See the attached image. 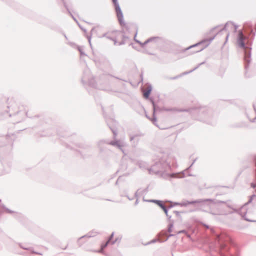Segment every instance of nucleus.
Returning <instances> with one entry per match:
<instances>
[{
    "label": "nucleus",
    "instance_id": "f257e3e1",
    "mask_svg": "<svg viewBox=\"0 0 256 256\" xmlns=\"http://www.w3.org/2000/svg\"><path fill=\"white\" fill-rule=\"evenodd\" d=\"M26 114V111L21 109L16 102H13L10 106L0 104V120L12 118V123L15 124L22 122Z\"/></svg>",
    "mask_w": 256,
    "mask_h": 256
},
{
    "label": "nucleus",
    "instance_id": "f03ea898",
    "mask_svg": "<svg viewBox=\"0 0 256 256\" xmlns=\"http://www.w3.org/2000/svg\"><path fill=\"white\" fill-rule=\"evenodd\" d=\"M155 160L154 164L149 170L150 172H153L162 176L165 172L171 169L170 163L174 164L175 158L170 154L160 152L158 153Z\"/></svg>",
    "mask_w": 256,
    "mask_h": 256
},
{
    "label": "nucleus",
    "instance_id": "7ed1b4c3",
    "mask_svg": "<svg viewBox=\"0 0 256 256\" xmlns=\"http://www.w3.org/2000/svg\"><path fill=\"white\" fill-rule=\"evenodd\" d=\"M108 76L103 75L101 76L102 79L104 80L102 85V82L100 80L96 82L94 79L90 75V70L86 68L84 70L83 76L81 79V82L83 86L86 87L87 86L96 89L106 90L110 86V82L108 80Z\"/></svg>",
    "mask_w": 256,
    "mask_h": 256
},
{
    "label": "nucleus",
    "instance_id": "20e7f679",
    "mask_svg": "<svg viewBox=\"0 0 256 256\" xmlns=\"http://www.w3.org/2000/svg\"><path fill=\"white\" fill-rule=\"evenodd\" d=\"M230 24H232V26H234V30L236 31L237 28H238V26L234 24L232 22H228L225 24L224 27L220 30L214 36L210 38H205L204 40H202L200 42L195 44L193 45H192L186 48H184L182 50L183 52H187L192 48H197L195 50H192L190 52V54H192L194 53L198 52H200L204 48H205L206 47H207L210 43L214 39L215 37L216 36V34H218V33L222 32L223 30H226V27L228 26Z\"/></svg>",
    "mask_w": 256,
    "mask_h": 256
},
{
    "label": "nucleus",
    "instance_id": "39448f33",
    "mask_svg": "<svg viewBox=\"0 0 256 256\" xmlns=\"http://www.w3.org/2000/svg\"><path fill=\"white\" fill-rule=\"evenodd\" d=\"M253 40L254 38L248 40L246 42L247 46H246L242 32H240L238 33L237 38V44L238 47L244 50V60L246 70L248 68L249 64L251 62V50Z\"/></svg>",
    "mask_w": 256,
    "mask_h": 256
},
{
    "label": "nucleus",
    "instance_id": "423d86ee",
    "mask_svg": "<svg viewBox=\"0 0 256 256\" xmlns=\"http://www.w3.org/2000/svg\"><path fill=\"white\" fill-rule=\"evenodd\" d=\"M217 238L215 243L210 245V248L218 252L220 256H226V254H229V245L232 244L231 238L228 236H218Z\"/></svg>",
    "mask_w": 256,
    "mask_h": 256
},
{
    "label": "nucleus",
    "instance_id": "0eeeda50",
    "mask_svg": "<svg viewBox=\"0 0 256 256\" xmlns=\"http://www.w3.org/2000/svg\"><path fill=\"white\" fill-rule=\"evenodd\" d=\"M254 161L255 165L254 170V178H255V183L252 182L251 184V186L253 188H256V155L254 156ZM253 200H256V195L253 194L249 197V200L244 206H243L240 209L236 210V212L241 216L242 218L247 222H256V220H251L246 216V206L248 204L251 203Z\"/></svg>",
    "mask_w": 256,
    "mask_h": 256
},
{
    "label": "nucleus",
    "instance_id": "6e6552de",
    "mask_svg": "<svg viewBox=\"0 0 256 256\" xmlns=\"http://www.w3.org/2000/svg\"><path fill=\"white\" fill-rule=\"evenodd\" d=\"M196 201L198 202H196V204H200V206L203 211L214 215L216 214L212 212L211 210V208L212 206L216 204H226V201L220 200L212 198L198 199L196 200Z\"/></svg>",
    "mask_w": 256,
    "mask_h": 256
},
{
    "label": "nucleus",
    "instance_id": "1a4fd4ad",
    "mask_svg": "<svg viewBox=\"0 0 256 256\" xmlns=\"http://www.w3.org/2000/svg\"><path fill=\"white\" fill-rule=\"evenodd\" d=\"M152 90V87L150 85L148 86V89L145 92H144L143 94V96L144 98H146V100H149L152 105L154 118H153V120H152V121L153 122V124H154L160 130L166 129V128L156 123V117L155 114L156 111L159 110L160 109V108L158 106H156V104H155L154 98L150 96L151 94Z\"/></svg>",
    "mask_w": 256,
    "mask_h": 256
},
{
    "label": "nucleus",
    "instance_id": "9d476101",
    "mask_svg": "<svg viewBox=\"0 0 256 256\" xmlns=\"http://www.w3.org/2000/svg\"><path fill=\"white\" fill-rule=\"evenodd\" d=\"M105 144L112 145L114 147L118 148L123 153L124 150H123L124 144L122 141L114 139V140L110 141L108 140H102L98 141L97 143L98 146L99 148L100 152H102L104 150V145Z\"/></svg>",
    "mask_w": 256,
    "mask_h": 256
},
{
    "label": "nucleus",
    "instance_id": "9b49d317",
    "mask_svg": "<svg viewBox=\"0 0 256 256\" xmlns=\"http://www.w3.org/2000/svg\"><path fill=\"white\" fill-rule=\"evenodd\" d=\"M200 117V120L204 121L208 124H211L208 118H211L212 115V110L206 106L200 107L198 109L195 110Z\"/></svg>",
    "mask_w": 256,
    "mask_h": 256
},
{
    "label": "nucleus",
    "instance_id": "f8f14e48",
    "mask_svg": "<svg viewBox=\"0 0 256 256\" xmlns=\"http://www.w3.org/2000/svg\"><path fill=\"white\" fill-rule=\"evenodd\" d=\"M118 21L120 26H124L125 22L124 20V16L120 8L118 0H112Z\"/></svg>",
    "mask_w": 256,
    "mask_h": 256
},
{
    "label": "nucleus",
    "instance_id": "ddd939ff",
    "mask_svg": "<svg viewBox=\"0 0 256 256\" xmlns=\"http://www.w3.org/2000/svg\"><path fill=\"white\" fill-rule=\"evenodd\" d=\"M2 168H0V176L10 172L12 166V162L6 159L1 160Z\"/></svg>",
    "mask_w": 256,
    "mask_h": 256
},
{
    "label": "nucleus",
    "instance_id": "4468645a",
    "mask_svg": "<svg viewBox=\"0 0 256 256\" xmlns=\"http://www.w3.org/2000/svg\"><path fill=\"white\" fill-rule=\"evenodd\" d=\"M106 122L109 127L110 129L112 130L113 134V138L115 139L118 134L117 126L118 123L115 120L112 118H106Z\"/></svg>",
    "mask_w": 256,
    "mask_h": 256
},
{
    "label": "nucleus",
    "instance_id": "2eb2a0df",
    "mask_svg": "<svg viewBox=\"0 0 256 256\" xmlns=\"http://www.w3.org/2000/svg\"><path fill=\"white\" fill-rule=\"evenodd\" d=\"M10 136L8 135H6V137H0V150L4 146H6L7 149L8 146V147L10 150L12 149V140H8V138Z\"/></svg>",
    "mask_w": 256,
    "mask_h": 256
},
{
    "label": "nucleus",
    "instance_id": "dca6fc26",
    "mask_svg": "<svg viewBox=\"0 0 256 256\" xmlns=\"http://www.w3.org/2000/svg\"><path fill=\"white\" fill-rule=\"evenodd\" d=\"M162 38L159 36L150 37L147 39L144 42H141L140 46L142 48H144L146 44L151 42H153L156 44H158L160 42H162Z\"/></svg>",
    "mask_w": 256,
    "mask_h": 256
},
{
    "label": "nucleus",
    "instance_id": "f3484780",
    "mask_svg": "<svg viewBox=\"0 0 256 256\" xmlns=\"http://www.w3.org/2000/svg\"><path fill=\"white\" fill-rule=\"evenodd\" d=\"M93 60L98 67L106 66L110 65L109 60L106 58L100 59L97 58H94Z\"/></svg>",
    "mask_w": 256,
    "mask_h": 256
},
{
    "label": "nucleus",
    "instance_id": "a211bd4d",
    "mask_svg": "<svg viewBox=\"0 0 256 256\" xmlns=\"http://www.w3.org/2000/svg\"><path fill=\"white\" fill-rule=\"evenodd\" d=\"M96 232H90L86 235H84L80 238H78L77 240L78 244L79 246H80L82 245V244L84 242H83L82 240L86 238H90L92 237H94L95 236H96Z\"/></svg>",
    "mask_w": 256,
    "mask_h": 256
},
{
    "label": "nucleus",
    "instance_id": "6ab92c4d",
    "mask_svg": "<svg viewBox=\"0 0 256 256\" xmlns=\"http://www.w3.org/2000/svg\"><path fill=\"white\" fill-rule=\"evenodd\" d=\"M74 145L76 146V148H78L82 150H88L90 148V145H88V144H74ZM78 151L81 154H82V152H84L82 150H78Z\"/></svg>",
    "mask_w": 256,
    "mask_h": 256
},
{
    "label": "nucleus",
    "instance_id": "aec40b11",
    "mask_svg": "<svg viewBox=\"0 0 256 256\" xmlns=\"http://www.w3.org/2000/svg\"><path fill=\"white\" fill-rule=\"evenodd\" d=\"M148 187H146V188L140 190V189L138 190L134 194V197L137 198L138 196L146 194L148 192Z\"/></svg>",
    "mask_w": 256,
    "mask_h": 256
},
{
    "label": "nucleus",
    "instance_id": "412c9836",
    "mask_svg": "<svg viewBox=\"0 0 256 256\" xmlns=\"http://www.w3.org/2000/svg\"><path fill=\"white\" fill-rule=\"evenodd\" d=\"M144 201L154 202L158 206L161 208L164 206L163 204V202L161 200H145L144 198L143 199Z\"/></svg>",
    "mask_w": 256,
    "mask_h": 256
},
{
    "label": "nucleus",
    "instance_id": "4be33fe9",
    "mask_svg": "<svg viewBox=\"0 0 256 256\" xmlns=\"http://www.w3.org/2000/svg\"><path fill=\"white\" fill-rule=\"evenodd\" d=\"M2 200L0 199V214L4 211L9 214L14 213V212L6 208L3 204L1 203Z\"/></svg>",
    "mask_w": 256,
    "mask_h": 256
},
{
    "label": "nucleus",
    "instance_id": "5701e85b",
    "mask_svg": "<svg viewBox=\"0 0 256 256\" xmlns=\"http://www.w3.org/2000/svg\"><path fill=\"white\" fill-rule=\"evenodd\" d=\"M144 134L141 132H137L134 134L130 135V140L132 141L136 139L137 141L138 140V138L142 137Z\"/></svg>",
    "mask_w": 256,
    "mask_h": 256
},
{
    "label": "nucleus",
    "instance_id": "b1692460",
    "mask_svg": "<svg viewBox=\"0 0 256 256\" xmlns=\"http://www.w3.org/2000/svg\"><path fill=\"white\" fill-rule=\"evenodd\" d=\"M63 3V4H64V8H66V10H67L68 12V14H70V16L72 18L74 19V20L78 24V20H76V19L74 17V16L72 15V14L71 13L69 8H68V4H66V2L64 1V0H61Z\"/></svg>",
    "mask_w": 256,
    "mask_h": 256
},
{
    "label": "nucleus",
    "instance_id": "393cba45",
    "mask_svg": "<svg viewBox=\"0 0 256 256\" xmlns=\"http://www.w3.org/2000/svg\"><path fill=\"white\" fill-rule=\"evenodd\" d=\"M198 202V201H196V200H191V201L186 200V201H183V202H181L180 204V206H186L188 204H196V202Z\"/></svg>",
    "mask_w": 256,
    "mask_h": 256
},
{
    "label": "nucleus",
    "instance_id": "a878e982",
    "mask_svg": "<svg viewBox=\"0 0 256 256\" xmlns=\"http://www.w3.org/2000/svg\"><path fill=\"white\" fill-rule=\"evenodd\" d=\"M137 165L139 166L140 168L142 169H146L147 168V164H146L142 160H138L137 162Z\"/></svg>",
    "mask_w": 256,
    "mask_h": 256
},
{
    "label": "nucleus",
    "instance_id": "bb28decb",
    "mask_svg": "<svg viewBox=\"0 0 256 256\" xmlns=\"http://www.w3.org/2000/svg\"><path fill=\"white\" fill-rule=\"evenodd\" d=\"M109 244H110V243L108 242H107V241H106V242H104V243H103V244H101V246H100L101 249H100V250H96V251H94V252H100V253H103V252H103V250H104V248H105L108 246V245Z\"/></svg>",
    "mask_w": 256,
    "mask_h": 256
},
{
    "label": "nucleus",
    "instance_id": "cd10ccee",
    "mask_svg": "<svg viewBox=\"0 0 256 256\" xmlns=\"http://www.w3.org/2000/svg\"><path fill=\"white\" fill-rule=\"evenodd\" d=\"M204 62H202L200 64H199L196 67H195L192 70L188 71V72H184L182 73V75H186V74H188L192 72L193 71H194V70H196L198 68H199V66L202 65V64H204Z\"/></svg>",
    "mask_w": 256,
    "mask_h": 256
},
{
    "label": "nucleus",
    "instance_id": "c85d7f7f",
    "mask_svg": "<svg viewBox=\"0 0 256 256\" xmlns=\"http://www.w3.org/2000/svg\"><path fill=\"white\" fill-rule=\"evenodd\" d=\"M174 206H169L168 207H166L164 206L162 209L164 210V214H166V216H168V210L170 209L171 208H172V207Z\"/></svg>",
    "mask_w": 256,
    "mask_h": 256
},
{
    "label": "nucleus",
    "instance_id": "c756f323",
    "mask_svg": "<svg viewBox=\"0 0 256 256\" xmlns=\"http://www.w3.org/2000/svg\"><path fill=\"white\" fill-rule=\"evenodd\" d=\"M174 221H172L171 222H170V224L168 225V232L170 233L172 232V228L174 226Z\"/></svg>",
    "mask_w": 256,
    "mask_h": 256
},
{
    "label": "nucleus",
    "instance_id": "7c9ffc66",
    "mask_svg": "<svg viewBox=\"0 0 256 256\" xmlns=\"http://www.w3.org/2000/svg\"><path fill=\"white\" fill-rule=\"evenodd\" d=\"M116 32L118 33V36H121L122 37V38L123 39H124L125 40H126V39H128V37L127 36H126L124 34V32L123 31H120V32H118V31H116Z\"/></svg>",
    "mask_w": 256,
    "mask_h": 256
},
{
    "label": "nucleus",
    "instance_id": "2f4dec72",
    "mask_svg": "<svg viewBox=\"0 0 256 256\" xmlns=\"http://www.w3.org/2000/svg\"><path fill=\"white\" fill-rule=\"evenodd\" d=\"M246 126V124L244 122H241L234 124V126L236 128H242Z\"/></svg>",
    "mask_w": 256,
    "mask_h": 256
},
{
    "label": "nucleus",
    "instance_id": "473e14b6",
    "mask_svg": "<svg viewBox=\"0 0 256 256\" xmlns=\"http://www.w3.org/2000/svg\"><path fill=\"white\" fill-rule=\"evenodd\" d=\"M166 232L165 230H162L158 234V236L160 238H162V237L166 236Z\"/></svg>",
    "mask_w": 256,
    "mask_h": 256
},
{
    "label": "nucleus",
    "instance_id": "72a5a7b5",
    "mask_svg": "<svg viewBox=\"0 0 256 256\" xmlns=\"http://www.w3.org/2000/svg\"><path fill=\"white\" fill-rule=\"evenodd\" d=\"M77 49L79 51L80 56H86V54L84 53L83 50L82 49V48L80 46H78Z\"/></svg>",
    "mask_w": 256,
    "mask_h": 256
},
{
    "label": "nucleus",
    "instance_id": "f704fd0d",
    "mask_svg": "<svg viewBox=\"0 0 256 256\" xmlns=\"http://www.w3.org/2000/svg\"><path fill=\"white\" fill-rule=\"evenodd\" d=\"M160 240V239H158V238H154V239H153L152 240H150V242H148L146 245H148V244H154L156 242H160V240Z\"/></svg>",
    "mask_w": 256,
    "mask_h": 256
},
{
    "label": "nucleus",
    "instance_id": "c9c22d12",
    "mask_svg": "<svg viewBox=\"0 0 256 256\" xmlns=\"http://www.w3.org/2000/svg\"><path fill=\"white\" fill-rule=\"evenodd\" d=\"M122 238V236L116 238L115 240H113L112 242V244H115L116 242H118V243H120V242L121 241Z\"/></svg>",
    "mask_w": 256,
    "mask_h": 256
},
{
    "label": "nucleus",
    "instance_id": "e433bc0d",
    "mask_svg": "<svg viewBox=\"0 0 256 256\" xmlns=\"http://www.w3.org/2000/svg\"><path fill=\"white\" fill-rule=\"evenodd\" d=\"M114 236V232H112L111 234L109 236V237L107 240V242H108L110 244V243L112 244V240L113 239Z\"/></svg>",
    "mask_w": 256,
    "mask_h": 256
},
{
    "label": "nucleus",
    "instance_id": "4c0bfd02",
    "mask_svg": "<svg viewBox=\"0 0 256 256\" xmlns=\"http://www.w3.org/2000/svg\"><path fill=\"white\" fill-rule=\"evenodd\" d=\"M87 38L88 40V43H89V44L90 46V48L92 50V53L94 54V50H93V48H92V43H91V36H87Z\"/></svg>",
    "mask_w": 256,
    "mask_h": 256
},
{
    "label": "nucleus",
    "instance_id": "58836bf2",
    "mask_svg": "<svg viewBox=\"0 0 256 256\" xmlns=\"http://www.w3.org/2000/svg\"><path fill=\"white\" fill-rule=\"evenodd\" d=\"M173 212L176 214V215L177 217L181 218L180 214V213H183L184 212H179V211H177V210H174Z\"/></svg>",
    "mask_w": 256,
    "mask_h": 256
},
{
    "label": "nucleus",
    "instance_id": "ea45409f",
    "mask_svg": "<svg viewBox=\"0 0 256 256\" xmlns=\"http://www.w3.org/2000/svg\"><path fill=\"white\" fill-rule=\"evenodd\" d=\"M138 34V30H136V32L134 34V40L138 44L140 45L141 44V42L139 40H138L136 39V35Z\"/></svg>",
    "mask_w": 256,
    "mask_h": 256
},
{
    "label": "nucleus",
    "instance_id": "a19ab883",
    "mask_svg": "<svg viewBox=\"0 0 256 256\" xmlns=\"http://www.w3.org/2000/svg\"><path fill=\"white\" fill-rule=\"evenodd\" d=\"M103 37H106V38H107L108 39H110V40H112V37H111L109 36L108 35V34L107 33H104V34L102 36H101V38H103Z\"/></svg>",
    "mask_w": 256,
    "mask_h": 256
},
{
    "label": "nucleus",
    "instance_id": "79ce46f5",
    "mask_svg": "<svg viewBox=\"0 0 256 256\" xmlns=\"http://www.w3.org/2000/svg\"><path fill=\"white\" fill-rule=\"evenodd\" d=\"M174 234H170L164 240H160V242H166L168 238H169L171 237V236H174Z\"/></svg>",
    "mask_w": 256,
    "mask_h": 256
},
{
    "label": "nucleus",
    "instance_id": "37998d69",
    "mask_svg": "<svg viewBox=\"0 0 256 256\" xmlns=\"http://www.w3.org/2000/svg\"><path fill=\"white\" fill-rule=\"evenodd\" d=\"M19 246L22 249L24 250H30L32 248H26V247H24V246H22V244H19Z\"/></svg>",
    "mask_w": 256,
    "mask_h": 256
},
{
    "label": "nucleus",
    "instance_id": "c03bdc74",
    "mask_svg": "<svg viewBox=\"0 0 256 256\" xmlns=\"http://www.w3.org/2000/svg\"><path fill=\"white\" fill-rule=\"evenodd\" d=\"M52 134L51 133H48V132H46V133H44V134H40V136H50L52 135Z\"/></svg>",
    "mask_w": 256,
    "mask_h": 256
},
{
    "label": "nucleus",
    "instance_id": "a18cd8bd",
    "mask_svg": "<svg viewBox=\"0 0 256 256\" xmlns=\"http://www.w3.org/2000/svg\"><path fill=\"white\" fill-rule=\"evenodd\" d=\"M112 40L114 42V45H118V44L119 42H118L117 40H116V38H112Z\"/></svg>",
    "mask_w": 256,
    "mask_h": 256
},
{
    "label": "nucleus",
    "instance_id": "49530a36",
    "mask_svg": "<svg viewBox=\"0 0 256 256\" xmlns=\"http://www.w3.org/2000/svg\"><path fill=\"white\" fill-rule=\"evenodd\" d=\"M126 44V40L122 38V40L121 42H119L118 44V46L123 45Z\"/></svg>",
    "mask_w": 256,
    "mask_h": 256
},
{
    "label": "nucleus",
    "instance_id": "de8ad7c7",
    "mask_svg": "<svg viewBox=\"0 0 256 256\" xmlns=\"http://www.w3.org/2000/svg\"><path fill=\"white\" fill-rule=\"evenodd\" d=\"M253 106H254V112H255V114H256V116H255V117L252 120L250 119V120L251 122H254V120L256 119V108L255 106H254V104L253 105Z\"/></svg>",
    "mask_w": 256,
    "mask_h": 256
},
{
    "label": "nucleus",
    "instance_id": "09e8293b",
    "mask_svg": "<svg viewBox=\"0 0 256 256\" xmlns=\"http://www.w3.org/2000/svg\"><path fill=\"white\" fill-rule=\"evenodd\" d=\"M166 216V217H167V218H168V221L170 222H171L172 221H174L173 220H171L172 216L169 215L168 214V216Z\"/></svg>",
    "mask_w": 256,
    "mask_h": 256
},
{
    "label": "nucleus",
    "instance_id": "8fccbe9b",
    "mask_svg": "<svg viewBox=\"0 0 256 256\" xmlns=\"http://www.w3.org/2000/svg\"><path fill=\"white\" fill-rule=\"evenodd\" d=\"M47 26H48V28H50L51 29H52V30H54V29H55V26H52V25H50V24H47Z\"/></svg>",
    "mask_w": 256,
    "mask_h": 256
},
{
    "label": "nucleus",
    "instance_id": "3c124183",
    "mask_svg": "<svg viewBox=\"0 0 256 256\" xmlns=\"http://www.w3.org/2000/svg\"><path fill=\"white\" fill-rule=\"evenodd\" d=\"M66 148H70V149H74V147L72 146H70V144H66Z\"/></svg>",
    "mask_w": 256,
    "mask_h": 256
},
{
    "label": "nucleus",
    "instance_id": "603ef678",
    "mask_svg": "<svg viewBox=\"0 0 256 256\" xmlns=\"http://www.w3.org/2000/svg\"><path fill=\"white\" fill-rule=\"evenodd\" d=\"M78 25L82 30L84 32H86V30L85 28H84L82 26H81L79 24H78Z\"/></svg>",
    "mask_w": 256,
    "mask_h": 256
},
{
    "label": "nucleus",
    "instance_id": "864d4df0",
    "mask_svg": "<svg viewBox=\"0 0 256 256\" xmlns=\"http://www.w3.org/2000/svg\"><path fill=\"white\" fill-rule=\"evenodd\" d=\"M196 159H195V160H194V161H193V162H192V164H191V165H190L188 168H186V170H189V169L190 168V167L193 165V164L194 163V162H196Z\"/></svg>",
    "mask_w": 256,
    "mask_h": 256
},
{
    "label": "nucleus",
    "instance_id": "5fc2aeb1",
    "mask_svg": "<svg viewBox=\"0 0 256 256\" xmlns=\"http://www.w3.org/2000/svg\"><path fill=\"white\" fill-rule=\"evenodd\" d=\"M180 202H174L172 206H180Z\"/></svg>",
    "mask_w": 256,
    "mask_h": 256
},
{
    "label": "nucleus",
    "instance_id": "6e6d98bb",
    "mask_svg": "<svg viewBox=\"0 0 256 256\" xmlns=\"http://www.w3.org/2000/svg\"><path fill=\"white\" fill-rule=\"evenodd\" d=\"M139 197V196H138L136 198V200L134 202V204L135 205H137L138 204V198Z\"/></svg>",
    "mask_w": 256,
    "mask_h": 256
},
{
    "label": "nucleus",
    "instance_id": "4d7b16f0",
    "mask_svg": "<svg viewBox=\"0 0 256 256\" xmlns=\"http://www.w3.org/2000/svg\"><path fill=\"white\" fill-rule=\"evenodd\" d=\"M186 230H180V232H178V234H181V233H185L186 232Z\"/></svg>",
    "mask_w": 256,
    "mask_h": 256
},
{
    "label": "nucleus",
    "instance_id": "13d9d810",
    "mask_svg": "<svg viewBox=\"0 0 256 256\" xmlns=\"http://www.w3.org/2000/svg\"><path fill=\"white\" fill-rule=\"evenodd\" d=\"M126 196L130 200H133L134 198H130V197L128 196V195H126Z\"/></svg>",
    "mask_w": 256,
    "mask_h": 256
},
{
    "label": "nucleus",
    "instance_id": "bf43d9fd",
    "mask_svg": "<svg viewBox=\"0 0 256 256\" xmlns=\"http://www.w3.org/2000/svg\"><path fill=\"white\" fill-rule=\"evenodd\" d=\"M32 253H33V254H40V255H42V254L41 253L36 252H35V251H34V250H32Z\"/></svg>",
    "mask_w": 256,
    "mask_h": 256
},
{
    "label": "nucleus",
    "instance_id": "052dcab7",
    "mask_svg": "<svg viewBox=\"0 0 256 256\" xmlns=\"http://www.w3.org/2000/svg\"><path fill=\"white\" fill-rule=\"evenodd\" d=\"M179 77H180V76H174V77L172 78H170V79H172V80H175V79H176V78H179Z\"/></svg>",
    "mask_w": 256,
    "mask_h": 256
},
{
    "label": "nucleus",
    "instance_id": "680f3d73",
    "mask_svg": "<svg viewBox=\"0 0 256 256\" xmlns=\"http://www.w3.org/2000/svg\"><path fill=\"white\" fill-rule=\"evenodd\" d=\"M146 116L147 118H148V119L150 120L152 122V120H153V118H154L153 116H152V119H150V118L146 114ZM152 122L153 123V122Z\"/></svg>",
    "mask_w": 256,
    "mask_h": 256
},
{
    "label": "nucleus",
    "instance_id": "e2e57ef3",
    "mask_svg": "<svg viewBox=\"0 0 256 256\" xmlns=\"http://www.w3.org/2000/svg\"><path fill=\"white\" fill-rule=\"evenodd\" d=\"M251 32L253 34V37L252 38H254V36H255L256 34H255V32H253V30H251Z\"/></svg>",
    "mask_w": 256,
    "mask_h": 256
},
{
    "label": "nucleus",
    "instance_id": "0e129e2a",
    "mask_svg": "<svg viewBox=\"0 0 256 256\" xmlns=\"http://www.w3.org/2000/svg\"><path fill=\"white\" fill-rule=\"evenodd\" d=\"M228 36H229V33H228L226 34V40H228Z\"/></svg>",
    "mask_w": 256,
    "mask_h": 256
},
{
    "label": "nucleus",
    "instance_id": "69168bd1",
    "mask_svg": "<svg viewBox=\"0 0 256 256\" xmlns=\"http://www.w3.org/2000/svg\"><path fill=\"white\" fill-rule=\"evenodd\" d=\"M218 26H215L214 28H213L212 30H211V31H212L213 30H214V29H216Z\"/></svg>",
    "mask_w": 256,
    "mask_h": 256
},
{
    "label": "nucleus",
    "instance_id": "338daca9",
    "mask_svg": "<svg viewBox=\"0 0 256 256\" xmlns=\"http://www.w3.org/2000/svg\"><path fill=\"white\" fill-rule=\"evenodd\" d=\"M174 174H168V176H170L171 177H172Z\"/></svg>",
    "mask_w": 256,
    "mask_h": 256
},
{
    "label": "nucleus",
    "instance_id": "774afa93",
    "mask_svg": "<svg viewBox=\"0 0 256 256\" xmlns=\"http://www.w3.org/2000/svg\"><path fill=\"white\" fill-rule=\"evenodd\" d=\"M120 178L118 179V180H116V184H118V180H119Z\"/></svg>",
    "mask_w": 256,
    "mask_h": 256
}]
</instances>
